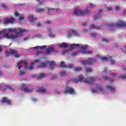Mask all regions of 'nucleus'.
Masks as SVG:
<instances>
[{
  "mask_svg": "<svg viewBox=\"0 0 126 126\" xmlns=\"http://www.w3.org/2000/svg\"><path fill=\"white\" fill-rule=\"evenodd\" d=\"M71 31H72V33H73L75 36H79V34H78L77 32H76L74 30H72Z\"/></svg>",
  "mask_w": 126,
  "mask_h": 126,
  "instance_id": "obj_30",
  "label": "nucleus"
},
{
  "mask_svg": "<svg viewBox=\"0 0 126 126\" xmlns=\"http://www.w3.org/2000/svg\"><path fill=\"white\" fill-rule=\"evenodd\" d=\"M94 63H96V59L95 58H89L87 60L88 64H93Z\"/></svg>",
  "mask_w": 126,
  "mask_h": 126,
  "instance_id": "obj_12",
  "label": "nucleus"
},
{
  "mask_svg": "<svg viewBox=\"0 0 126 126\" xmlns=\"http://www.w3.org/2000/svg\"><path fill=\"white\" fill-rule=\"evenodd\" d=\"M28 66V64H25V66H24V67H25V69H26L27 68V67Z\"/></svg>",
  "mask_w": 126,
  "mask_h": 126,
  "instance_id": "obj_56",
  "label": "nucleus"
},
{
  "mask_svg": "<svg viewBox=\"0 0 126 126\" xmlns=\"http://www.w3.org/2000/svg\"><path fill=\"white\" fill-rule=\"evenodd\" d=\"M102 78L104 79V80H109V78L107 76H104L102 77Z\"/></svg>",
  "mask_w": 126,
  "mask_h": 126,
  "instance_id": "obj_34",
  "label": "nucleus"
},
{
  "mask_svg": "<svg viewBox=\"0 0 126 126\" xmlns=\"http://www.w3.org/2000/svg\"><path fill=\"white\" fill-rule=\"evenodd\" d=\"M4 23L3 24L5 25H7V24H13V23H14V21H15V19L12 17L10 18H5L4 19Z\"/></svg>",
  "mask_w": 126,
  "mask_h": 126,
  "instance_id": "obj_6",
  "label": "nucleus"
},
{
  "mask_svg": "<svg viewBox=\"0 0 126 126\" xmlns=\"http://www.w3.org/2000/svg\"><path fill=\"white\" fill-rule=\"evenodd\" d=\"M61 76H65V75H66V73L65 71H62L61 72Z\"/></svg>",
  "mask_w": 126,
  "mask_h": 126,
  "instance_id": "obj_32",
  "label": "nucleus"
},
{
  "mask_svg": "<svg viewBox=\"0 0 126 126\" xmlns=\"http://www.w3.org/2000/svg\"><path fill=\"white\" fill-rule=\"evenodd\" d=\"M101 60L102 61H108V58L106 57H102L101 58Z\"/></svg>",
  "mask_w": 126,
  "mask_h": 126,
  "instance_id": "obj_41",
  "label": "nucleus"
},
{
  "mask_svg": "<svg viewBox=\"0 0 126 126\" xmlns=\"http://www.w3.org/2000/svg\"><path fill=\"white\" fill-rule=\"evenodd\" d=\"M96 92H97V90H96L95 89H92V93H96Z\"/></svg>",
  "mask_w": 126,
  "mask_h": 126,
  "instance_id": "obj_43",
  "label": "nucleus"
},
{
  "mask_svg": "<svg viewBox=\"0 0 126 126\" xmlns=\"http://www.w3.org/2000/svg\"><path fill=\"white\" fill-rule=\"evenodd\" d=\"M53 64H55V62L54 61H52L50 63V65H53Z\"/></svg>",
  "mask_w": 126,
  "mask_h": 126,
  "instance_id": "obj_48",
  "label": "nucleus"
},
{
  "mask_svg": "<svg viewBox=\"0 0 126 126\" xmlns=\"http://www.w3.org/2000/svg\"><path fill=\"white\" fill-rule=\"evenodd\" d=\"M60 48H64V49H66L68 48V44L66 43H63L59 44Z\"/></svg>",
  "mask_w": 126,
  "mask_h": 126,
  "instance_id": "obj_16",
  "label": "nucleus"
},
{
  "mask_svg": "<svg viewBox=\"0 0 126 126\" xmlns=\"http://www.w3.org/2000/svg\"><path fill=\"white\" fill-rule=\"evenodd\" d=\"M64 93H65V94H71L72 95V94H74L75 92L72 88L69 86H66L65 88Z\"/></svg>",
  "mask_w": 126,
  "mask_h": 126,
  "instance_id": "obj_8",
  "label": "nucleus"
},
{
  "mask_svg": "<svg viewBox=\"0 0 126 126\" xmlns=\"http://www.w3.org/2000/svg\"><path fill=\"white\" fill-rule=\"evenodd\" d=\"M107 25L110 27H115V26H116V27L118 28L126 27V23L122 21H119L116 24L110 23L108 24Z\"/></svg>",
  "mask_w": 126,
  "mask_h": 126,
  "instance_id": "obj_4",
  "label": "nucleus"
},
{
  "mask_svg": "<svg viewBox=\"0 0 126 126\" xmlns=\"http://www.w3.org/2000/svg\"><path fill=\"white\" fill-rule=\"evenodd\" d=\"M75 47L80 48L82 50H83L81 51V53H82V54H86V55H91V54H92V51H86V50H87V48H88V47L86 45H85L84 46L80 47V45L79 44H73L70 45V49L71 50H73V49H74Z\"/></svg>",
  "mask_w": 126,
  "mask_h": 126,
  "instance_id": "obj_2",
  "label": "nucleus"
},
{
  "mask_svg": "<svg viewBox=\"0 0 126 126\" xmlns=\"http://www.w3.org/2000/svg\"><path fill=\"white\" fill-rule=\"evenodd\" d=\"M46 24H51L52 23V21L50 20H47L46 22H45Z\"/></svg>",
  "mask_w": 126,
  "mask_h": 126,
  "instance_id": "obj_42",
  "label": "nucleus"
},
{
  "mask_svg": "<svg viewBox=\"0 0 126 126\" xmlns=\"http://www.w3.org/2000/svg\"><path fill=\"white\" fill-rule=\"evenodd\" d=\"M93 70L91 68L87 67V68H86V72H91V71H92Z\"/></svg>",
  "mask_w": 126,
  "mask_h": 126,
  "instance_id": "obj_29",
  "label": "nucleus"
},
{
  "mask_svg": "<svg viewBox=\"0 0 126 126\" xmlns=\"http://www.w3.org/2000/svg\"><path fill=\"white\" fill-rule=\"evenodd\" d=\"M77 55H78V52H73V53H72V56H73V57H74V56H77Z\"/></svg>",
  "mask_w": 126,
  "mask_h": 126,
  "instance_id": "obj_44",
  "label": "nucleus"
},
{
  "mask_svg": "<svg viewBox=\"0 0 126 126\" xmlns=\"http://www.w3.org/2000/svg\"><path fill=\"white\" fill-rule=\"evenodd\" d=\"M106 88L108 89V90H110L111 91V92H115L116 89L113 87H112L111 86H106Z\"/></svg>",
  "mask_w": 126,
  "mask_h": 126,
  "instance_id": "obj_18",
  "label": "nucleus"
},
{
  "mask_svg": "<svg viewBox=\"0 0 126 126\" xmlns=\"http://www.w3.org/2000/svg\"><path fill=\"white\" fill-rule=\"evenodd\" d=\"M2 7L4 9H7L8 8V7L5 4L2 5Z\"/></svg>",
  "mask_w": 126,
  "mask_h": 126,
  "instance_id": "obj_36",
  "label": "nucleus"
},
{
  "mask_svg": "<svg viewBox=\"0 0 126 126\" xmlns=\"http://www.w3.org/2000/svg\"><path fill=\"white\" fill-rule=\"evenodd\" d=\"M92 36L93 37H96L97 36V33H92Z\"/></svg>",
  "mask_w": 126,
  "mask_h": 126,
  "instance_id": "obj_53",
  "label": "nucleus"
},
{
  "mask_svg": "<svg viewBox=\"0 0 126 126\" xmlns=\"http://www.w3.org/2000/svg\"><path fill=\"white\" fill-rule=\"evenodd\" d=\"M37 91V92H39V93H46L47 91L46 90V89H45L43 88H41Z\"/></svg>",
  "mask_w": 126,
  "mask_h": 126,
  "instance_id": "obj_20",
  "label": "nucleus"
},
{
  "mask_svg": "<svg viewBox=\"0 0 126 126\" xmlns=\"http://www.w3.org/2000/svg\"><path fill=\"white\" fill-rule=\"evenodd\" d=\"M29 39V37H28L25 38L24 39V41H26L27 40H28Z\"/></svg>",
  "mask_w": 126,
  "mask_h": 126,
  "instance_id": "obj_59",
  "label": "nucleus"
},
{
  "mask_svg": "<svg viewBox=\"0 0 126 126\" xmlns=\"http://www.w3.org/2000/svg\"><path fill=\"white\" fill-rule=\"evenodd\" d=\"M6 56H9L10 55H14V57H15L16 58H19L20 57V55L18 53V51L12 49H10L9 52H6Z\"/></svg>",
  "mask_w": 126,
  "mask_h": 126,
  "instance_id": "obj_7",
  "label": "nucleus"
},
{
  "mask_svg": "<svg viewBox=\"0 0 126 126\" xmlns=\"http://www.w3.org/2000/svg\"><path fill=\"white\" fill-rule=\"evenodd\" d=\"M41 61L38 60H36L34 61V62H32L31 64L30 65V70H32V69H33V67H34V65L35 64V63H39Z\"/></svg>",
  "mask_w": 126,
  "mask_h": 126,
  "instance_id": "obj_13",
  "label": "nucleus"
},
{
  "mask_svg": "<svg viewBox=\"0 0 126 126\" xmlns=\"http://www.w3.org/2000/svg\"><path fill=\"white\" fill-rule=\"evenodd\" d=\"M110 74H111L113 77H116V76H117V73H110Z\"/></svg>",
  "mask_w": 126,
  "mask_h": 126,
  "instance_id": "obj_46",
  "label": "nucleus"
},
{
  "mask_svg": "<svg viewBox=\"0 0 126 126\" xmlns=\"http://www.w3.org/2000/svg\"><path fill=\"white\" fill-rule=\"evenodd\" d=\"M61 65H62V66L63 68H64V67L66 68V67H67V65H65V64H64V61H62V62H61Z\"/></svg>",
  "mask_w": 126,
  "mask_h": 126,
  "instance_id": "obj_24",
  "label": "nucleus"
},
{
  "mask_svg": "<svg viewBox=\"0 0 126 126\" xmlns=\"http://www.w3.org/2000/svg\"><path fill=\"white\" fill-rule=\"evenodd\" d=\"M74 71H76V72H78V71H81V70H82V68L76 67L74 68Z\"/></svg>",
  "mask_w": 126,
  "mask_h": 126,
  "instance_id": "obj_21",
  "label": "nucleus"
},
{
  "mask_svg": "<svg viewBox=\"0 0 126 126\" xmlns=\"http://www.w3.org/2000/svg\"><path fill=\"white\" fill-rule=\"evenodd\" d=\"M102 42H106V43H109V40L107 39V38H103Z\"/></svg>",
  "mask_w": 126,
  "mask_h": 126,
  "instance_id": "obj_38",
  "label": "nucleus"
},
{
  "mask_svg": "<svg viewBox=\"0 0 126 126\" xmlns=\"http://www.w3.org/2000/svg\"><path fill=\"white\" fill-rule=\"evenodd\" d=\"M54 8H48V12H50V10H54Z\"/></svg>",
  "mask_w": 126,
  "mask_h": 126,
  "instance_id": "obj_49",
  "label": "nucleus"
},
{
  "mask_svg": "<svg viewBox=\"0 0 126 126\" xmlns=\"http://www.w3.org/2000/svg\"><path fill=\"white\" fill-rule=\"evenodd\" d=\"M8 31L10 32H16L17 31V30L16 29H8Z\"/></svg>",
  "mask_w": 126,
  "mask_h": 126,
  "instance_id": "obj_22",
  "label": "nucleus"
},
{
  "mask_svg": "<svg viewBox=\"0 0 126 126\" xmlns=\"http://www.w3.org/2000/svg\"><path fill=\"white\" fill-rule=\"evenodd\" d=\"M29 18L32 23H35L37 21V18H34L32 15H30Z\"/></svg>",
  "mask_w": 126,
  "mask_h": 126,
  "instance_id": "obj_14",
  "label": "nucleus"
},
{
  "mask_svg": "<svg viewBox=\"0 0 126 126\" xmlns=\"http://www.w3.org/2000/svg\"><path fill=\"white\" fill-rule=\"evenodd\" d=\"M33 49L34 50H38V49H40V46H37L36 47H33Z\"/></svg>",
  "mask_w": 126,
  "mask_h": 126,
  "instance_id": "obj_47",
  "label": "nucleus"
},
{
  "mask_svg": "<svg viewBox=\"0 0 126 126\" xmlns=\"http://www.w3.org/2000/svg\"><path fill=\"white\" fill-rule=\"evenodd\" d=\"M66 53H67V50H64L63 51V54H65Z\"/></svg>",
  "mask_w": 126,
  "mask_h": 126,
  "instance_id": "obj_63",
  "label": "nucleus"
},
{
  "mask_svg": "<svg viewBox=\"0 0 126 126\" xmlns=\"http://www.w3.org/2000/svg\"><path fill=\"white\" fill-rule=\"evenodd\" d=\"M97 89H98L100 92H103L104 91V90H103V88L101 87H96Z\"/></svg>",
  "mask_w": 126,
  "mask_h": 126,
  "instance_id": "obj_33",
  "label": "nucleus"
},
{
  "mask_svg": "<svg viewBox=\"0 0 126 126\" xmlns=\"http://www.w3.org/2000/svg\"><path fill=\"white\" fill-rule=\"evenodd\" d=\"M46 45H43V46H39L40 49H41V50H43V49H45L46 48Z\"/></svg>",
  "mask_w": 126,
  "mask_h": 126,
  "instance_id": "obj_45",
  "label": "nucleus"
},
{
  "mask_svg": "<svg viewBox=\"0 0 126 126\" xmlns=\"http://www.w3.org/2000/svg\"><path fill=\"white\" fill-rule=\"evenodd\" d=\"M86 25H87L86 23H83V26H86Z\"/></svg>",
  "mask_w": 126,
  "mask_h": 126,
  "instance_id": "obj_64",
  "label": "nucleus"
},
{
  "mask_svg": "<svg viewBox=\"0 0 126 126\" xmlns=\"http://www.w3.org/2000/svg\"><path fill=\"white\" fill-rule=\"evenodd\" d=\"M49 37H50L51 38H53L54 37H55V35L53 34H49Z\"/></svg>",
  "mask_w": 126,
  "mask_h": 126,
  "instance_id": "obj_50",
  "label": "nucleus"
},
{
  "mask_svg": "<svg viewBox=\"0 0 126 126\" xmlns=\"http://www.w3.org/2000/svg\"><path fill=\"white\" fill-rule=\"evenodd\" d=\"M23 63L24 64H27V60H25V61L23 62Z\"/></svg>",
  "mask_w": 126,
  "mask_h": 126,
  "instance_id": "obj_54",
  "label": "nucleus"
},
{
  "mask_svg": "<svg viewBox=\"0 0 126 126\" xmlns=\"http://www.w3.org/2000/svg\"><path fill=\"white\" fill-rule=\"evenodd\" d=\"M89 13H90V11L88 10H81L79 9V8H76L73 12L74 15H77L78 16H83V15H86V14H89Z\"/></svg>",
  "mask_w": 126,
  "mask_h": 126,
  "instance_id": "obj_3",
  "label": "nucleus"
},
{
  "mask_svg": "<svg viewBox=\"0 0 126 126\" xmlns=\"http://www.w3.org/2000/svg\"><path fill=\"white\" fill-rule=\"evenodd\" d=\"M47 66V63L46 62H42L41 63V65H39L38 67L39 68H45Z\"/></svg>",
  "mask_w": 126,
  "mask_h": 126,
  "instance_id": "obj_17",
  "label": "nucleus"
},
{
  "mask_svg": "<svg viewBox=\"0 0 126 126\" xmlns=\"http://www.w3.org/2000/svg\"><path fill=\"white\" fill-rule=\"evenodd\" d=\"M96 80V78L94 77H90L88 79H84V76L81 75L78 77V79H73V82H84L85 83H88V84H92L94 83Z\"/></svg>",
  "mask_w": 126,
  "mask_h": 126,
  "instance_id": "obj_1",
  "label": "nucleus"
},
{
  "mask_svg": "<svg viewBox=\"0 0 126 126\" xmlns=\"http://www.w3.org/2000/svg\"><path fill=\"white\" fill-rule=\"evenodd\" d=\"M48 31H49V32H51V31H52V29H51V28H48Z\"/></svg>",
  "mask_w": 126,
  "mask_h": 126,
  "instance_id": "obj_61",
  "label": "nucleus"
},
{
  "mask_svg": "<svg viewBox=\"0 0 126 126\" xmlns=\"http://www.w3.org/2000/svg\"><path fill=\"white\" fill-rule=\"evenodd\" d=\"M23 90L25 91V92H27V93L32 92V91H33L32 89H29V88L27 87L24 88Z\"/></svg>",
  "mask_w": 126,
  "mask_h": 126,
  "instance_id": "obj_19",
  "label": "nucleus"
},
{
  "mask_svg": "<svg viewBox=\"0 0 126 126\" xmlns=\"http://www.w3.org/2000/svg\"><path fill=\"white\" fill-rule=\"evenodd\" d=\"M45 11V9L44 8H39L36 10V12H43V11Z\"/></svg>",
  "mask_w": 126,
  "mask_h": 126,
  "instance_id": "obj_28",
  "label": "nucleus"
},
{
  "mask_svg": "<svg viewBox=\"0 0 126 126\" xmlns=\"http://www.w3.org/2000/svg\"><path fill=\"white\" fill-rule=\"evenodd\" d=\"M91 29H93V28H95V29H97L98 30H99V29H100V27L99 26H95V25H92L90 26Z\"/></svg>",
  "mask_w": 126,
  "mask_h": 126,
  "instance_id": "obj_23",
  "label": "nucleus"
},
{
  "mask_svg": "<svg viewBox=\"0 0 126 126\" xmlns=\"http://www.w3.org/2000/svg\"><path fill=\"white\" fill-rule=\"evenodd\" d=\"M57 53H58V50H55V48L53 47L46 49L45 51V55L46 56H49L52 54H57Z\"/></svg>",
  "mask_w": 126,
  "mask_h": 126,
  "instance_id": "obj_5",
  "label": "nucleus"
},
{
  "mask_svg": "<svg viewBox=\"0 0 126 126\" xmlns=\"http://www.w3.org/2000/svg\"><path fill=\"white\" fill-rule=\"evenodd\" d=\"M5 87H6V88H8V89H10V90L13 91V92H14V89H13L12 88V87H11V86L6 85Z\"/></svg>",
  "mask_w": 126,
  "mask_h": 126,
  "instance_id": "obj_26",
  "label": "nucleus"
},
{
  "mask_svg": "<svg viewBox=\"0 0 126 126\" xmlns=\"http://www.w3.org/2000/svg\"><path fill=\"white\" fill-rule=\"evenodd\" d=\"M25 73H26L25 72V71H24L23 70H20V74L21 75H22V74H25Z\"/></svg>",
  "mask_w": 126,
  "mask_h": 126,
  "instance_id": "obj_40",
  "label": "nucleus"
},
{
  "mask_svg": "<svg viewBox=\"0 0 126 126\" xmlns=\"http://www.w3.org/2000/svg\"><path fill=\"white\" fill-rule=\"evenodd\" d=\"M18 31H19V32H17L15 33V36L17 38L18 37H21V36H22V33H23V32H28V31L26 30H24L23 29H21V28H19L18 29Z\"/></svg>",
  "mask_w": 126,
  "mask_h": 126,
  "instance_id": "obj_9",
  "label": "nucleus"
},
{
  "mask_svg": "<svg viewBox=\"0 0 126 126\" xmlns=\"http://www.w3.org/2000/svg\"><path fill=\"white\" fill-rule=\"evenodd\" d=\"M82 63L83 64V65H86V64H88V63H87V61H83L82 62Z\"/></svg>",
  "mask_w": 126,
  "mask_h": 126,
  "instance_id": "obj_35",
  "label": "nucleus"
},
{
  "mask_svg": "<svg viewBox=\"0 0 126 126\" xmlns=\"http://www.w3.org/2000/svg\"><path fill=\"white\" fill-rule=\"evenodd\" d=\"M115 9L116 10H119L120 9V7H118V6L116 7Z\"/></svg>",
  "mask_w": 126,
  "mask_h": 126,
  "instance_id": "obj_58",
  "label": "nucleus"
},
{
  "mask_svg": "<svg viewBox=\"0 0 126 126\" xmlns=\"http://www.w3.org/2000/svg\"><path fill=\"white\" fill-rule=\"evenodd\" d=\"M22 63V60L19 63H18V62L17 63V66H18V68L19 69H20V68H21V67H20V65H21Z\"/></svg>",
  "mask_w": 126,
  "mask_h": 126,
  "instance_id": "obj_27",
  "label": "nucleus"
},
{
  "mask_svg": "<svg viewBox=\"0 0 126 126\" xmlns=\"http://www.w3.org/2000/svg\"><path fill=\"white\" fill-rule=\"evenodd\" d=\"M24 17L23 16H20L19 18V20H23Z\"/></svg>",
  "mask_w": 126,
  "mask_h": 126,
  "instance_id": "obj_51",
  "label": "nucleus"
},
{
  "mask_svg": "<svg viewBox=\"0 0 126 126\" xmlns=\"http://www.w3.org/2000/svg\"><path fill=\"white\" fill-rule=\"evenodd\" d=\"M0 103H1V104H4V103H6L8 105H11V100L7 99V97H3L2 99L0 100Z\"/></svg>",
  "mask_w": 126,
  "mask_h": 126,
  "instance_id": "obj_10",
  "label": "nucleus"
},
{
  "mask_svg": "<svg viewBox=\"0 0 126 126\" xmlns=\"http://www.w3.org/2000/svg\"><path fill=\"white\" fill-rule=\"evenodd\" d=\"M5 36L7 37V39H15V38H16L15 35H8V33H6Z\"/></svg>",
  "mask_w": 126,
  "mask_h": 126,
  "instance_id": "obj_15",
  "label": "nucleus"
},
{
  "mask_svg": "<svg viewBox=\"0 0 126 126\" xmlns=\"http://www.w3.org/2000/svg\"><path fill=\"white\" fill-rule=\"evenodd\" d=\"M102 11H103V10L100 9L98 14L95 15L94 17V21H96V20H97V19H99V18H100V16H101V13H102Z\"/></svg>",
  "mask_w": 126,
  "mask_h": 126,
  "instance_id": "obj_11",
  "label": "nucleus"
},
{
  "mask_svg": "<svg viewBox=\"0 0 126 126\" xmlns=\"http://www.w3.org/2000/svg\"><path fill=\"white\" fill-rule=\"evenodd\" d=\"M15 16H18L19 15V13L18 12H16L14 14Z\"/></svg>",
  "mask_w": 126,
  "mask_h": 126,
  "instance_id": "obj_52",
  "label": "nucleus"
},
{
  "mask_svg": "<svg viewBox=\"0 0 126 126\" xmlns=\"http://www.w3.org/2000/svg\"><path fill=\"white\" fill-rule=\"evenodd\" d=\"M90 6H91V7H95L96 6L95 4H93L92 2L90 3Z\"/></svg>",
  "mask_w": 126,
  "mask_h": 126,
  "instance_id": "obj_39",
  "label": "nucleus"
},
{
  "mask_svg": "<svg viewBox=\"0 0 126 126\" xmlns=\"http://www.w3.org/2000/svg\"><path fill=\"white\" fill-rule=\"evenodd\" d=\"M67 67L68 68H72V67H73V64H70L69 65H67Z\"/></svg>",
  "mask_w": 126,
  "mask_h": 126,
  "instance_id": "obj_37",
  "label": "nucleus"
},
{
  "mask_svg": "<svg viewBox=\"0 0 126 126\" xmlns=\"http://www.w3.org/2000/svg\"><path fill=\"white\" fill-rule=\"evenodd\" d=\"M2 74H3V72L0 70V75H2Z\"/></svg>",
  "mask_w": 126,
  "mask_h": 126,
  "instance_id": "obj_62",
  "label": "nucleus"
},
{
  "mask_svg": "<svg viewBox=\"0 0 126 126\" xmlns=\"http://www.w3.org/2000/svg\"><path fill=\"white\" fill-rule=\"evenodd\" d=\"M119 78H122L123 79H126V74L120 75L119 76Z\"/></svg>",
  "mask_w": 126,
  "mask_h": 126,
  "instance_id": "obj_31",
  "label": "nucleus"
},
{
  "mask_svg": "<svg viewBox=\"0 0 126 126\" xmlns=\"http://www.w3.org/2000/svg\"><path fill=\"white\" fill-rule=\"evenodd\" d=\"M110 63H111V64H113V63H115V60H111L110 61Z\"/></svg>",
  "mask_w": 126,
  "mask_h": 126,
  "instance_id": "obj_55",
  "label": "nucleus"
},
{
  "mask_svg": "<svg viewBox=\"0 0 126 126\" xmlns=\"http://www.w3.org/2000/svg\"><path fill=\"white\" fill-rule=\"evenodd\" d=\"M45 75L44 73H41L39 76L37 77L38 79H41L43 77H45Z\"/></svg>",
  "mask_w": 126,
  "mask_h": 126,
  "instance_id": "obj_25",
  "label": "nucleus"
},
{
  "mask_svg": "<svg viewBox=\"0 0 126 126\" xmlns=\"http://www.w3.org/2000/svg\"><path fill=\"white\" fill-rule=\"evenodd\" d=\"M107 8L108 10H112V7H107Z\"/></svg>",
  "mask_w": 126,
  "mask_h": 126,
  "instance_id": "obj_60",
  "label": "nucleus"
},
{
  "mask_svg": "<svg viewBox=\"0 0 126 126\" xmlns=\"http://www.w3.org/2000/svg\"><path fill=\"white\" fill-rule=\"evenodd\" d=\"M36 25H37V27H40V26H41V23H37V24Z\"/></svg>",
  "mask_w": 126,
  "mask_h": 126,
  "instance_id": "obj_57",
  "label": "nucleus"
}]
</instances>
